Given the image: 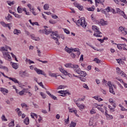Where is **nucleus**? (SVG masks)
Returning a JSON list of instances; mask_svg holds the SVG:
<instances>
[{"instance_id": "24", "label": "nucleus", "mask_w": 127, "mask_h": 127, "mask_svg": "<svg viewBox=\"0 0 127 127\" xmlns=\"http://www.w3.org/2000/svg\"><path fill=\"white\" fill-rule=\"evenodd\" d=\"M12 67L13 69L16 70V69H18V64H16L15 63H13L12 64Z\"/></svg>"}, {"instance_id": "49", "label": "nucleus", "mask_w": 127, "mask_h": 127, "mask_svg": "<svg viewBox=\"0 0 127 127\" xmlns=\"http://www.w3.org/2000/svg\"><path fill=\"white\" fill-rule=\"evenodd\" d=\"M94 107L95 108H97V109L98 108H99V107H100V108H102V107H103V104L98 105L97 104H94Z\"/></svg>"}, {"instance_id": "46", "label": "nucleus", "mask_w": 127, "mask_h": 127, "mask_svg": "<svg viewBox=\"0 0 127 127\" xmlns=\"http://www.w3.org/2000/svg\"><path fill=\"white\" fill-rule=\"evenodd\" d=\"M37 49H38L37 51L38 56H39V57H41V51H40V50L38 49V47H37Z\"/></svg>"}, {"instance_id": "4", "label": "nucleus", "mask_w": 127, "mask_h": 127, "mask_svg": "<svg viewBox=\"0 0 127 127\" xmlns=\"http://www.w3.org/2000/svg\"><path fill=\"white\" fill-rule=\"evenodd\" d=\"M49 76H50V77H53L54 78H56V79H65V77L59 75V73H51L50 72L49 73Z\"/></svg>"}, {"instance_id": "5", "label": "nucleus", "mask_w": 127, "mask_h": 127, "mask_svg": "<svg viewBox=\"0 0 127 127\" xmlns=\"http://www.w3.org/2000/svg\"><path fill=\"white\" fill-rule=\"evenodd\" d=\"M96 23H98L100 26H105V25H108L109 23L108 22V21H105L103 19H101L100 21H96Z\"/></svg>"}, {"instance_id": "1", "label": "nucleus", "mask_w": 127, "mask_h": 127, "mask_svg": "<svg viewBox=\"0 0 127 127\" xmlns=\"http://www.w3.org/2000/svg\"><path fill=\"white\" fill-rule=\"evenodd\" d=\"M72 20L77 26H82L83 28H85L87 26V23H86L84 17H81L80 20H78L77 21H74V18H72Z\"/></svg>"}, {"instance_id": "31", "label": "nucleus", "mask_w": 127, "mask_h": 127, "mask_svg": "<svg viewBox=\"0 0 127 127\" xmlns=\"http://www.w3.org/2000/svg\"><path fill=\"white\" fill-rule=\"evenodd\" d=\"M117 46V48L119 50H122L123 49V47H124L123 44H118L116 45Z\"/></svg>"}, {"instance_id": "12", "label": "nucleus", "mask_w": 127, "mask_h": 127, "mask_svg": "<svg viewBox=\"0 0 127 127\" xmlns=\"http://www.w3.org/2000/svg\"><path fill=\"white\" fill-rule=\"evenodd\" d=\"M34 70L38 74V75H45V73L42 70L38 69L37 68H35Z\"/></svg>"}, {"instance_id": "18", "label": "nucleus", "mask_w": 127, "mask_h": 127, "mask_svg": "<svg viewBox=\"0 0 127 127\" xmlns=\"http://www.w3.org/2000/svg\"><path fill=\"white\" fill-rule=\"evenodd\" d=\"M76 105L77 107L79 108L80 111H81V110H84L85 109V105L84 104L80 105V103H76Z\"/></svg>"}, {"instance_id": "55", "label": "nucleus", "mask_w": 127, "mask_h": 127, "mask_svg": "<svg viewBox=\"0 0 127 127\" xmlns=\"http://www.w3.org/2000/svg\"><path fill=\"white\" fill-rule=\"evenodd\" d=\"M98 110L100 111V112L102 113H105V111L104 110V109H103V108H101V107H98Z\"/></svg>"}, {"instance_id": "6", "label": "nucleus", "mask_w": 127, "mask_h": 127, "mask_svg": "<svg viewBox=\"0 0 127 127\" xmlns=\"http://www.w3.org/2000/svg\"><path fill=\"white\" fill-rule=\"evenodd\" d=\"M2 54L5 59L8 61H10V60H11V57H10V55L8 54V52H2Z\"/></svg>"}, {"instance_id": "57", "label": "nucleus", "mask_w": 127, "mask_h": 127, "mask_svg": "<svg viewBox=\"0 0 127 127\" xmlns=\"http://www.w3.org/2000/svg\"><path fill=\"white\" fill-rule=\"evenodd\" d=\"M101 91L104 95H106L107 94V91H106L105 89H101Z\"/></svg>"}, {"instance_id": "10", "label": "nucleus", "mask_w": 127, "mask_h": 127, "mask_svg": "<svg viewBox=\"0 0 127 127\" xmlns=\"http://www.w3.org/2000/svg\"><path fill=\"white\" fill-rule=\"evenodd\" d=\"M0 23L1 25L3 26V27H8V29H9V30H10V29H11L10 27L11 26V23L6 24V23H5V22H4L3 21H1L0 22Z\"/></svg>"}, {"instance_id": "53", "label": "nucleus", "mask_w": 127, "mask_h": 127, "mask_svg": "<svg viewBox=\"0 0 127 127\" xmlns=\"http://www.w3.org/2000/svg\"><path fill=\"white\" fill-rule=\"evenodd\" d=\"M64 32L66 33V34H70V32L69 30H67L66 29H64Z\"/></svg>"}, {"instance_id": "39", "label": "nucleus", "mask_w": 127, "mask_h": 127, "mask_svg": "<svg viewBox=\"0 0 127 127\" xmlns=\"http://www.w3.org/2000/svg\"><path fill=\"white\" fill-rule=\"evenodd\" d=\"M0 69H3V70L6 71V72H7L8 71V68H7L5 66H2L1 65H0Z\"/></svg>"}, {"instance_id": "7", "label": "nucleus", "mask_w": 127, "mask_h": 127, "mask_svg": "<svg viewBox=\"0 0 127 127\" xmlns=\"http://www.w3.org/2000/svg\"><path fill=\"white\" fill-rule=\"evenodd\" d=\"M108 86L109 87V92L111 94H113V95H115V91H114V88L113 87V85L112 84V83L111 81L108 82Z\"/></svg>"}, {"instance_id": "47", "label": "nucleus", "mask_w": 127, "mask_h": 127, "mask_svg": "<svg viewBox=\"0 0 127 127\" xmlns=\"http://www.w3.org/2000/svg\"><path fill=\"white\" fill-rule=\"evenodd\" d=\"M94 61L97 63V64H100V63H101V61H100L98 58H95Z\"/></svg>"}, {"instance_id": "60", "label": "nucleus", "mask_w": 127, "mask_h": 127, "mask_svg": "<svg viewBox=\"0 0 127 127\" xmlns=\"http://www.w3.org/2000/svg\"><path fill=\"white\" fill-rule=\"evenodd\" d=\"M119 75H120V76H122V77H126V73H125L124 71H122Z\"/></svg>"}, {"instance_id": "9", "label": "nucleus", "mask_w": 127, "mask_h": 127, "mask_svg": "<svg viewBox=\"0 0 127 127\" xmlns=\"http://www.w3.org/2000/svg\"><path fill=\"white\" fill-rule=\"evenodd\" d=\"M116 11H117V13H119V14H121L122 15V16H123V17L124 18H125L126 19H127V15H126V14L125 13V12H124V11H122L121 10V9L119 8H116Z\"/></svg>"}, {"instance_id": "63", "label": "nucleus", "mask_w": 127, "mask_h": 127, "mask_svg": "<svg viewBox=\"0 0 127 127\" xmlns=\"http://www.w3.org/2000/svg\"><path fill=\"white\" fill-rule=\"evenodd\" d=\"M51 98H52V99H53V100H57V97H56V96H54V95H51Z\"/></svg>"}, {"instance_id": "17", "label": "nucleus", "mask_w": 127, "mask_h": 127, "mask_svg": "<svg viewBox=\"0 0 127 127\" xmlns=\"http://www.w3.org/2000/svg\"><path fill=\"white\" fill-rule=\"evenodd\" d=\"M30 37H31V39H32L33 40H35V41H39V40H40V39H39V37H35L34 36V34H31L30 35Z\"/></svg>"}, {"instance_id": "52", "label": "nucleus", "mask_w": 127, "mask_h": 127, "mask_svg": "<svg viewBox=\"0 0 127 127\" xmlns=\"http://www.w3.org/2000/svg\"><path fill=\"white\" fill-rule=\"evenodd\" d=\"M1 119L2 121H4L5 122H6L7 121V120L5 118V116L4 115H2L1 117Z\"/></svg>"}, {"instance_id": "29", "label": "nucleus", "mask_w": 127, "mask_h": 127, "mask_svg": "<svg viewBox=\"0 0 127 127\" xmlns=\"http://www.w3.org/2000/svg\"><path fill=\"white\" fill-rule=\"evenodd\" d=\"M19 75L21 77H25L26 76V72H25V71H21L19 73Z\"/></svg>"}, {"instance_id": "48", "label": "nucleus", "mask_w": 127, "mask_h": 127, "mask_svg": "<svg viewBox=\"0 0 127 127\" xmlns=\"http://www.w3.org/2000/svg\"><path fill=\"white\" fill-rule=\"evenodd\" d=\"M40 95L42 97L43 99H46V95L43 92H41Z\"/></svg>"}, {"instance_id": "22", "label": "nucleus", "mask_w": 127, "mask_h": 127, "mask_svg": "<svg viewBox=\"0 0 127 127\" xmlns=\"http://www.w3.org/2000/svg\"><path fill=\"white\" fill-rule=\"evenodd\" d=\"M44 31L45 32V34H46L47 35L48 34H50V33H52V32H54L53 31H52V29L51 28H50L49 29H45Z\"/></svg>"}, {"instance_id": "40", "label": "nucleus", "mask_w": 127, "mask_h": 127, "mask_svg": "<svg viewBox=\"0 0 127 127\" xmlns=\"http://www.w3.org/2000/svg\"><path fill=\"white\" fill-rule=\"evenodd\" d=\"M87 10L89 11H94V10H95V6H92V7L87 8Z\"/></svg>"}, {"instance_id": "42", "label": "nucleus", "mask_w": 127, "mask_h": 127, "mask_svg": "<svg viewBox=\"0 0 127 127\" xmlns=\"http://www.w3.org/2000/svg\"><path fill=\"white\" fill-rule=\"evenodd\" d=\"M49 22L51 23V24H55L56 23V21H55V20L54 19H50L49 21Z\"/></svg>"}, {"instance_id": "54", "label": "nucleus", "mask_w": 127, "mask_h": 127, "mask_svg": "<svg viewBox=\"0 0 127 127\" xmlns=\"http://www.w3.org/2000/svg\"><path fill=\"white\" fill-rule=\"evenodd\" d=\"M83 88H85L86 90H89V87L87 85V84L84 83L83 84Z\"/></svg>"}, {"instance_id": "23", "label": "nucleus", "mask_w": 127, "mask_h": 127, "mask_svg": "<svg viewBox=\"0 0 127 127\" xmlns=\"http://www.w3.org/2000/svg\"><path fill=\"white\" fill-rule=\"evenodd\" d=\"M77 74H79L81 77H86V75H87V73L86 72L84 71H81V69L80 70L79 73H78Z\"/></svg>"}, {"instance_id": "32", "label": "nucleus", "mask_w": 127, "mask_h": 127, "mask_svg": "<svg viewBox=\"0 0 127 127\" xmlns=\"http://www.w3.org/2000/svg\"><path fill=\"white\" fill-rule=\"evenodd\" d=\"M64 49L66 52H67V53H71V52H72V49H70L67 47H66Z\"/></svg>"}, {"instance_id": "30", "label": "nucleus", "mask_w": 127, "mask_h": 127, "mask_svg": "<svg viewBox=\"0 0 127 127\" xmlns=\"http://www.w3.org/2000/svg\"><path fill=\"white\" fill-rule=\"evenodd\" d=\"M113 107H111V106L109 105L108 108L110 109V111H112V112H115V109L116 108V104L113 105Z\"/></svg>"}, {"instance_id": "56", "label": "nucleus", "mask_w": 127, "mask_h": 127, "mask_svg": "<svg viewBox=\"0 0 127 127\" xmlns=\"http://www.w3.org/2000/svg\"><path fill=\"white\" fill-rule=\"evenodd\" d=\"M22 108H27V105L25 103H22L21 104Z\"/></svg>"}, {"instance_id": "44", "label": "nucleus", "mask_w": 127, "mask_h": 127, "mask_svg": "<svg viewBox=\"0 0 127 127\" xmlns=\"http://www.w3.org/2000/svg\"><path fill=\"white\" fill-rule=\"evenodd\" d=\"M14 16L16 18H21V15H19L18 14H17L16 13H15V14H14Z\"/></svg>"}, {"instance_id": "45", "label": "nucleus", "mask_w": 127, "mask_h": 127, "mask_svg": "<svg viewBox=\"0 0 127 127\" xmlns=\"http://www.w3.org/2000/svg\"><path fill=\"white\" fill-rule=\"evenodd\" d=\"M8 126L9 127H14V121L11 122L9 124Z\"/></svg>"}, {"instance_id": "13", "label": "nucleus", "mask_w": 127, "mask_h": 127, "mask_svg": "<svg viewBox=\"0 0 127 127\" xmlns=\"http://www.w3.org/2000/svg\"><path fill=\"white\" fill-rule=\"evenodd\" d=\"M58 93L59 94H61L62 95H64V96H65V95L67 94H68V96H70V95H71V93H69V91L67 90H60L59 91Z\"/></svg>"}, {"instance_id": "21", "label": "nucleus", "mask_w": 127, "mask_h": 127, "mask_svg": "<svg viewBox=\"0 0 127 127\" xmlns=\"http://www.w3.org/2000/svg\"><path fill=\"white\" fill-rule=\"evenodd\" d=\"M111 11V8L108 6L105 9L102 10V12L106 14L107 12H110Z\"/></svg>"}, {"instance_id": "26", "label": "nucleus", "mask_w": 127, "mask_h": 127, "mask_svg": "<svg viewBox=\"0 0 127 127\" xmlns=\"http://www.w3.org/2000/svg\"><path fill=\"white\" fill-rule=\"evenodd\" d=\"M0 51H1L2 53L3 52L7 51V46H5V47H1L0 49Z\"/></svg>"}, {"instance_id": "27", "label": "nucleus", "mask_w": 127, "mask_h": 127, "mask_svg": "<svg viewBox=\"0 0 127 127\" xmlns=\"http://www.w3.org/2000/svg\"><path fill=\"white\" fill-rule=\"evenodd\" d=\"M6 3H7V4H8V5H9L10 6H11L13 5L14 3H15V2L14 1H11L8 0L6 1Z\"/></svg>"}, {"instance_id": "58", "label": "nucleus", "mask_w": 127, "mask_h": 127, "mask_svg": "<svg viewBox=\"0 0 127 127\" xmlns=\"http://www.w3.org/2000/svg\"><path fill=\"white\" fill-rule=\"evenodd\" d=\"M65 88V87L64 86V85H60L57 89L58 90H60V89H64Z\"/></svg>"}, {"instance_id": "14", "label": "nucleus", "mask_w": 127, "mask_h": 127, "mask_svg": "<svg viewBox=\"0 0 127 127\" xmlns=\"http://www.w3.org/2000/svg\"><path fill=\"white\" fill-rule=\"evenodd\" d=\"M68 110L69 113H74V115L76 116V117H79V115L77 114L78 113V111L75 109V108H72L71 109L70 107H68Z\"/></svg>"}, {"instance_id": "3", "label": "nucleus", "mask_w": 127, "mask_h": 127, "mask_svg": "<svg viewBox=\"0 0 127 127\" xmlns=\"http://www.w3.org/2000/svg\"><path fill=\"white\" fill-rule=\"evenodd\" d=\"M92 29L93 30L95 31V32H96L94 33L93 34L94 36H95L96 37H102V35H98V34H102V32H101V31L99 30V28L98 27H97L96 26H92Z\"/></svg>"}, {"instance_id": "41", "label": "nucleus", "mask_w": 127, "mask_h": 127, "mask_svg": "<svg viewBox=\"0 0 127 127\" xmlns=\"http://www.w3.org/2000/svg\"><path fill=\"white\" fill-rule=\"evenodd\" d=\"M76 125H77V124H76V123L72 121L71 122L69 127H76Z\"/></svg>"}, {"instance_id": "64", "label": "nucleus", "mask_w": 127, "mask_h": 127, "mask_svg": "<svg viewBox=\"0 0 127 127\" xmlns=\"http://www.w3.org/2000/svg\"><path fill=\"white\" fill-rule=\"evenodd\" d=\"M109 102L112 104H114V100L112 98L109 99Z\"/></svg>"}, {"instance_id": "25", "label": "nucleus", "mask_w": 127, "mask_h": 127, "mask_svg": "<svg viewBox=\"0 0 127 127\" xmlns=\"http://www.w3.org/2000/svg\"><path fill=\"white\" fill-rule=\"evenodd\" d=\"M5 19L7 20V21H10V20H12V16L10 15V14H8V15L7 17H5Z\"/></svg>"}, {"instance_id": "8", "label": "nucleus", "mask_w": 127, "mask_h": 127, "mask_svg": "<svg viewBox=\"0 0 127 127\" xmlns=\"http://www.w3.org/2000/svg\"><path fill=\"white\" fill-rule=\"evenodd\" d=\"M72 69H73L74 72L77 73H80V70H81V68H79V65L78 64H73L72 65Z\"/></svg>"}, {"instance_id": "19", "label": "nucleus", "mask_w": 127, "mask_h": 127, "mask_svg": "<svg viewBox=\"0 0 127 127\" xmlns=\"http://www.w3.org/2000/svg\"><path fill=\"white\" fill-rule=\"evenodd\" d=\"M13 34L15 35H19V34H21V31L17 29H14L13 30Z\"/></svg>"}, {"instance_id": "38", "label": "nucleus", "mask_w": 127, "mask_h": 127, "mask_svg": "<svg viewBox=\"0 0 127 127\" xmlns=\"http://www.w3.org/2000/svg\"><path fill=\"white\" fill-rule=\"evenodd\" d=\"M49 8V4H45L44 5V9H45V10H48Z\"/></svg>"}, {"instance_id": "35", "label": "nucleus", "mask_w": 127, "mask_h": 127, "mask_svg": "<svg viewBox=\"0 0 127 127\" xmlns=\"http://www.w3.org/2000/svg\"><path fill=\"white\" fill-rule=\"evenodd\" d=\"M106 119L107 120H108V121H110V120H112L113 119V116L109 115V114H107V115H106Z\"/></svg>"}, {"instance_id": "2", "label": "nucleus", "mask_w": 127, "mask_h": 127, "mask_svg": "<svg viewBox=\"0 0 127 127\" xmlns=\"http://www.w3.org/2000/svg\"><path fill=\"white\" fill-rule=\"evenodd\" d=\"M51 36L54 40H56V43L59 45L60 43H59V39H60V36L58 35V31H56L55 32H52V34L51 35Z\"/></svg>"}, {"instance_id": "37", "label": "nucleus", "mask_w": 127, "mask_h": 127, "mask_svg": "<svg viewBox=\"0 0 127 127\" xmlns=\"http://www.w3.org/2000/svg\"><path fill=\"white\" fill-rule=\"evenodd\" d=\"M87 45H88V46H89L90 47H91V48H92V49H94V50H97V51H99V50H97L96 49V48L95 47H93L92 45L86 43Z\"/></svg>"}, {"instance_id": "43", "label": "nucleus", "mask_w": 127, "mask_h": 127, "mask_svg": "<svg viewBox=\"0 0 127 127\" xmlns=\"http://www.w3.org/2000/svg\"><path fill=\"white\" fill-rule=\"evenodd\" d=\"M116 70L117 74H118L119 75H120V73L123 72V71H122V70H121V69L119 67L116 68Z\"/></svg>"}, {"instance_id": "51", "label": "nucleus", "mask_w": 127, "mask_h": 127, "mask_svg": "<svg viewBox=\"0 0 127 127\" xmlns=\"http://www.w3.org/2000/svg\"><path fill=\"white\" fill-rule=\"evenodd\" d=\"M24 90H22L21 91H19L18 94L20 95V96H22L24 94V91H25V89H23Z\"/></svg>"}, {"instance_id": "34", "label": "nucleus", "mask_w": 127, "mask_h": 127, "mask_svg": "<svg viewBox=\"0 0 127 127\" xmlns=\"http://www.w3.org/2000/svg\"><path fill=\"white\" fill-rule=\"evenodd\" d=\"M23 122L24 124L27 125L29 124V119H28V118H26Z\"/></svg>"}, {"instance_id": "50", "label": "nucleus", "mask_w": 127, "mask_h": 127, "mask_svg": "<svg viewBox=\"0 0 127 127\" xmlns=\"http://www.w3.org/2000/svg\"><path fill=\"white\" fill-rule=\"evenodd\" d=\"M125 29V28H124V27L123 26H120L119 28V31L120 32H123V31H124V29Z\"/></svg>"}, {"instance_id": "15", "label": "nucleus", "mask_w": 127, "mask_h": 127, "mask_svg": "<svg viewBox=\"0 0 127 127\" xmlns=\"http://www.w3.org/2000/svg\"><path fill=\"white\" fill-rule=\"evenodd\" d=\"M73 4H74V6H75V7H77V8H78V9L79 10H83V6L81 5L78 3H77V2H75L73 3Z\"/></svg>"}, {"instance_id": "16", "label": "nucleus", "mask_w": 127, "mask_h": 127, "mask_svg": "<svg viewBox=\"0 0 127 127\" xmlns=\"http://www.w3.org/2000/svg\"><path fill=\"white\" fill-rule=\"evenodd\" d=\"M17 10L18 13H22V11H26V8H22L20 6H18Z\"/></svg>"}, {"instance_id": "33", "label": "nucleus", "mask_w": 127, "mask_h": 127, "mask_svg": "<svg viewBox=\"0 0 127 127\" xmlns=\"http://www.w3.org/2000/svg\"><path fill=\"white\" fill-rule=\"evenodd\" d=\"M73 65L72 64H66L64 66L66 68H72Z\"/></svg>"}, {"instance_id": "11", "label": "nucleus", "mask_w": 127, "mask_h": 127, "mask_svg": "<svg viewBox=\"0 0 127 127\" xmlns=\"http://www.w3.org/2000/svg\"><path fill=\"white\" fill-rule=\"evenodd\" d=\"M59 70L60 71V72H61V73H63L64 74V75H68L69 77H72V75L68 73V72H67V71L65 70V69H64V68L60 67Z\"/></svg>"}, {"instance_id": "61", "label": "nucleus", "mask_w": 127, "mask_h": 127, "mask_svg": "<svg viewBox=\"0 0 127 127\" xmlns=\"http://www.w3.org/2000/svg\"><path fill=\"white\" fill-rule=\"evenodd\" d=\"M102 83H103L104 85H106V86H108V81H107L106 80H103Z\"/></svg>"}, {"instance_id": "59", "label": "nucleus", "mask_w": 127, "mask_h": 127, "mask_svg": "<svg viewBox=\"0 0 127 127\" xmlns=\"http://www.w3.org/2000/svg\"><path fill=\"white\" fill-rule=\"evenodd\" d=\"M90 114L91 115H93V114H96V111H95V109H92L91 111H90Z\"/></svg>"}, {"instance_id": "36", "label": "nucleus", "mask_w": 127, "mask_h": 127, "mask_svg": "<svg viewBox=\"0 0 127 127\" xmlns=\"http://www.w3.org/2000/svg\"><path fill=\"white\" fill-rule=\"evenodd\" d=\"M25 61H26V62H27L28 63H29V64L30 65H31V64H34V62H33L30 60L26 59Z\"/></svg>"}, {"instance_id": "28", "label": "nucleus", "mask_w": 127, "mask_h": 127, "mask_svg": "<svg viewBox=\"0 0 127 127\" xmlns=\"http://www.w3.org/2000/svg\"><path fill=\"white\" fill-rule=\"evenodd\" d=\"M85 100V96H84L83 98H78L77 100H74L75 104L76 103H78V102H84V101Z\"/></svg>"}, {"instance_id": "20", "label": "nucleus", "mask_w": 127, "mask_h": 127, "mask_svg": "<svg viewBox=\"0 0 127 127\" xmlns=\"http://www.w3.org/2000/svg\"><path fill=\"white\" fill-rule=\"evenodd\" d=\"M0 92L3 94V95H5L8 93V90L4 88L1 87L0 88Z\"/></svg>"}, {"instance_id": "62", "label": "nucleus", "mask_w": 127, "mask_h": 127, "mask_svg": "<svg viewBox=\"0 0 127 127\" xmlns=\"http://www.w3.org/2000/svg\"><path fill=\"white\" fill-rule=\"evenodd\" d=\"M120 81L123 82V84H124V86L125 88H127V83L124 82V81H123V80H120Z\"/></svg>"}]
</instances>
